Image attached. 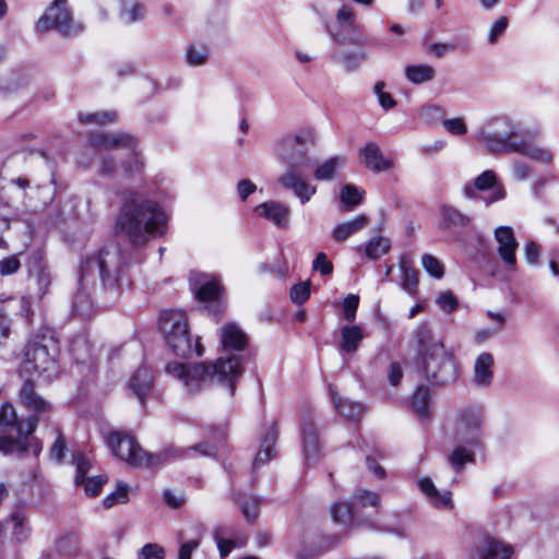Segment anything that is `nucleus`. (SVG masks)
I'll return each instance as SVG.
<instances>
[{
  "instance_id": "obj_1",
  "label": "nucleus",
  "mask_w": 559,
  "mask_h": 559,
  "mask_svg": "<svg viewBox=\"0 0 559 559\" xmlns=\"http://www.w3.org/2000/svg\"><path fill=\"white\" fill-rule=\"evenodd\" d=\"M476 139L492 154L518 153L544 165L554 160L549 150L526 139L525 133L520 131V124L508 116H496L486 120L479 127Z\"/></svg>"
},
{
  "instance_id": "obj_2",
  "label": "nucleus",
  "mask_w": 559,
  "mask_h": 559,
  "mask_svg": "<svg viewBox=\"0 0 559 559\" xmlns=\"http://www.w3.org/2000/svg\"><path fill=\"white\" fill-rule=\"evenodd\" d=\"M127 262L121 248L109 243L97 253L85 258L79 272L80 288L73 296L72 309L80 317H88L93 312V302L85 290V283L99 280L106 288L119 285Z\"/></svg>"
},
{
  "instance_id": "obj_3",
  "label": "nucleus",
  "mask_w": 559,
  "mask_h": 559,
  "mask_svg": "<svg viewBox=\"0 0 559 559\" xmlns=\"http://www.w3.org/2000/svg\"><path fill=\"white\" fill-rule=\"evenodd\" d=\"M167 217L159 205L138 192H128L116 219V231L134 246L146 243L163 233Z\"/></svg>"
},
{
  "instance_id": "obj_4",
  "label": "nucleus",
  "mask_w": 559,
  "mask_h": 559,
  "mask_svg": "<svg viewBox=\"0 0 559 559\" xmlns=\"http://www.w3.org/2000/svg\"><path fill=\"white\" fill-rule=\"evenodd\" d=\"M170 376L179 379L190 394L201 391L207 383L217 380L227 385L230 395L235 393V383L242 374V359L239 355L218 358L215 364L170 362L166 366Z\"/></svg>"
},
{
  "instance_id": "obj_5",
  "label": "nucleus",
  "mask_w": 559,
  "mask_h": 559,
  "mask_svg": "<svg viewBox=\"0 0 559 559\" xmlns=\"http://www.w3.org/2000/svg\"><path fill=\"white\" fill-rule=\"evenodd\" d=\"M418 369L432 384H448L457 379V366L452 350L445 348L427 326L417 330Z\"/></svg>"
},
{
  "instance_id": "obj_6",
  "label": "nucleus",
  "mask_w": 559,
  "mask_h": 559,
  "mask_svg": "<svg viewBox=\"0 0 559 559\" xmlns=\"http://www.w3.org/2000/svg\"><path fill=\"white\" fill-rule=\"evenodd\" d=\"M58 355L59 345L53 333L48 330L37 333L25 346L21 372L51 380L59 373Z\"/></svg>"
},
{
  "instance_id": "obj_7",
  "label": "nucleus",
  "mask_w": 559,
  "mask_h": 559,
  "mask_svg": "<svg viewBox=\"0 0 559 559\" xmlns=\"http://www.w3.org/2000/svg\"><path fill=\"white\" fill-rule=\"evenodd\" d=\"M159 329L165 336L167 345L178 356H197L204 354V347L197 340L192 345L187 316L181 310H164L159 316Z\"/></svg>"
},
{
  "instance_id": "obj_8",
  "label": "nucleus",
  "mask_w": 559,
  "mask_h": 559,
  "mask_svg": "<svg viewBox=\"0 0 559 559\" xmlns=\"http://www.w3.org/2000/svg\"><path fill=\"white\" fill-rule=\"evenodd\" d=\"M37 426V418L31 416L19 420L12 404L4 403L0 408V428L3 431L15 430L16 437L1 436L0 451L4 454L24 453L27 449V439Z\"/></svg>"
},
{
  "instance_id": "obj_9",
  "label": "nucleus",
  "mask_w": 559,
  "mask_h": 559,
  "mask_svg": "<svg viewBox=\"0 0 559 559\" xmlns=\"http://www.w3.org/2000/svg\"><path fill=\"white\" fill-rule=\"evenodd\" d=\"M317 143V133L312 128H302L288 133L276 142L278 158L289 167L302 168L309 165L308 150Z\"/></svg>"
},
{
  "instance_id": "obj_10",
  "label": "nucleus",
  "mask_w": 559,
  "mask_h": 559,
  "mask_svg": "<svg viewBox=\"0 0 559 559\" xmlns=\"http://www.w3.org/2000/svg\"><path fill=\"white\" fill-rule=\"evenodd\" d=\"M90 141L93 146L99 148L127 150V159L121 165L126 177L131 178L142 171L143 164L134 152L135 141L130 135L96 132L91 134Z\"/></svg>"
},
{
  "instance_id": "obj_11",
  "label": "nucleus",
  "mask_w": 559,
  "mask_h": 559,
  "mask_svg": "<svg viewBox=\"0 0 559 559\" xmlns=\"http://www.w3.org/2000/svg\"><path fill=\"white\" fill-rule=\"evenodd\" d=\"M35 28L38 33L56 29L63 36H73L81 34L84 26L82 23L72 20L67 8V0H55L37 21Z\"/></svg>"
},
{
  "instance_id": "obj_12",
  "label": "nucleus",
  "mask_w": 559,
  "mask_h": 559,
  "mask_svg": "<svg viewBox=\"0 0 559 559\" xmlns=\"http://www.w3.org/2000/svg\"><path fill=\"white\" fill-rule=\"evenodd\" d=\"M336 28L330 31L333 40L340 45L362 46L367 36L356 22L355 11L349 5H342L336 12Z\"/></svg>"
},
{
  "instance_id": "obj_13",
  "label": "nucleus",
  "mask_w": 559,
  "mask_h": 559,
  "mask_svg": "<svg viewBox=\"0 0 559 559\" xmlns=\"http://www.w3.org/2000/svg\"><path fill=\"white\" fill-rule=\"evenodd\" d=\"M107 443L112 453L131 466H147L148 452L144 451L136 440L120 431L111 432Z\"/></svg>"
},
{
  "instance_id": "obj_14",
  "label": "nucleus",
  "mask_w": 559,
  "mask_h": 559,
  "mask_svg": "<svg viewBox=\"0 0 559 559\" xmlns=\"http://www.w3.org/2000/svg\"><path fill=\"white\" fill-rule=\"evenodd\" d=\"M488 190H490V194L481 198L486 206L506 198V189L498 182L497 175L493 170H485L478 175L473 182L465 183L463 187V195L468 200H476L480 198L478 191Z\"/></svg>"
},
{
  "instance_id": "obj_15",
  "label": "nucleus",
  "mask_w": 559,
  "mask_h": 559,
  "mask_svg": "<svg viewBox=\"0 0 559 559\" xmlns=\"http://www.w3.org/2000/svg\"><path fill=\"white\" fill-rule=\"evenodd\" d=\"M480 426L481 415L479 412L471 409L463 412L456 421L455 439L469 445L477 444Z\"/></svg>"
},
{
  "instance_id": "obj_16",
  "label": "nucleus",
  "mask_w": 559,
  "mask_h": 559,
  "mask_svg": "<svg viewBox=\"0 0 559 559\" xmlns=\"http://www.w3.org/2000/svg\"><path fill=\"white\" fill-rule=\"evenodd\" d=\"M495 239L498 242L497 251L503 264L508 270H514L519 242L515 239L512 227L499 226L496 228Z\"/></svg>"
},
{
  "instance_id": "obj_17",
  "label": "nucleus",
  "mask_w": 559,
  "mask_h": 559,
  "mask_svg": "<svg viewBox=\"0 0 559 559\" xmlns=\"http://www.w3.org/2000/svg\"><path fill=\"white\" fill-rule=\"evenodd\" d=\"M278 183L292 190L302 204L307 203L317 192L316 186L307 182L301 176V168H287V171L278 178Z\"/></svg>"
},
{
  "instance_id": "obj_18",
  "label": "nucleus",
  "mask_w": 559,
  "mask_h": 559,
  "mask_svg": "<svg viewBox=\"0 0 559 559\" xmlns=\"http://www.w3.org/2000/svg\"><path fill=\"white\" fill-rule=\"evenodd\" d=\"M513 548L491 536L479 539L471 554V559H510Z\"/></svg>"
},
{
  "instance_id": "obj_19",
  "label": "nucleus",
  "mask_w": 559,
  "mask_h": 559,
  "mask_svg": "<svg viewBox=\"0 0 559 559\" xmlns=\"http://www.w3.org/2000/svg\"><path fill=\"white\" fill-rule=\"evenodd\" d=\"M358 155L364 166L373 173L386 171L393 167L392 160L383 155L374 142L367 143L359 150Z\"/></svg>"
},
{
  "instance_id": "obj_20",
  "label": "nucleus",
  "mask_w": 559,
  "mask_h": 559,
  "mask_svg": "<svg viewBox=\"0 0 559 559\" xmlns=\"http://www.w3.org/2000/svg\"><path fill=\"white\" fill-rule=\"evenodd\" d=\"M219 340L224 350H243L248 345L247 334L234 323H225L219 331Z\"/></svg>"
},
{
  "instance_id": "obj_21",
  "label": "nucleus",
  "mask_w": 559,
  "mask_h": 559,
  "mask_svg": "<svg viewBox=\"0 0 559 559\" xmlns=\"http://www.w3.org/2000/svg\"><path fill=\"white\" fill-rule=\"evenodd\" d=\"M130 392L138 399L141 405L145 404L146 396L153 388V372L146 367L139 368L129 381Z\"/></svg>"
},
{
  "instance_id": "obj_22",
  "label": "nucleus",
  "mask_w": 559,
  "mask_h": 559,
  "mask_svg": "<svg viewBox=\"0 0 559 559\" xmlns=\"http://www.w3.org/2000/svg\"><path fill=\"white\" fill-rule=\"evenodd\" d=\"M493 356L490 353H481L474 362L473 383L479 388H488L493 378Z\"/></svg>"
},
{
  "instance_id": "obj_23",
  "label": "nucleus",
  "mask_w": 559,
  "mask_h": 559,
  "mask_svg": "<svg viewBox=\"0 0 559 559\" xmlns=\"http://www.w3.org/2000/svg\"><path fill=\"white\" fill-rule=\"evenodd\" d=\"M23 301L24 299L10 297L0 305V356L7 350L11 335L12 320L10 313L14 310L16 305Z\"/></svg>"
},
{
  "instance_id": "obj_24",
  "label": "nucleus",
  "mask_w": 559,
  "mask_h": 559,
  "mask_svg": "<svg viewBox=\"0 0 559 559\" xmlns=\"http://www.w3.org/2000/svg\"><path fill=\"white\" fill-rule=\"evenodd\" d=\"M329 393L335 409L348 420H359L364 416L365 406L361 403L338 396L336 388L332 384L329 385Z\"/></svg>"
},
{
  "instance_id": "obj_25",
  "label": "nucleus",
  "mask_w": 559,
  "mask_h": 559,
  "mask_svg": "<svg viewBox=\"0 0 559 559\" xmlns=\"http://www.w3.org/2000/svg\"><path fill=\"white\" fill-rule=\"evenodd\" d=\"M302 452L307 464L316 463L320 456V442L317 430L310 423H305L301 427Z\"/></svg>"
},
{
  "instance_id": "obj_26",
  "label": "nucleus",
  "mask_w": 559,
  "mask_h": 559,
  "mask_svg": "<svg viewBox=\"0 0 559 559\" xmlns=\"http://www.w3.org/2000/svg\"><path fill=\"white\" fill-rule=\"evenodd\" d=\"M369 221L366 214H360L350 221L340 223L333 228L332 238L337 242H344L349 237L367 227Z\"/></svg>"
},
{
  "instance_id": "obj_27",
  "label": "nucleus",
  "mask_w": 559,
  "mask_h": 559,
  "mask_svg": "<svg viewBox=\"0 0 559 559\" xmlns=\"http://www.w3.org/2000/svg\"><path fill=\"white\" fill-rule=\"evenodd\" d=\"M418 486L429 502L439 509H452L453 502L451 499V492L444 491L440 492L432 480L428 477L421 478L418 481Z\"/></svg>"
},
{
  "instance_id": "obj_28",
  "label": "nucleus",
  "mask_w": 559,
  "mask_h": 559,
  "mask_svg": "<svg viewBox=\"0 0 559 559\" xmlns=\"http://www.w3.org/2000/svg\"><path fill=\"white\" fill-rule=\"evenodd\" d=\"M255 212L276 226H286L289 217V207L278 202H264L255 207Z\"/></svg>"
},
{
  "instance_id": "obj_29",
  "label": "nucleus",
  "mask_w": 559,
  "mask_h": 559,
  "mask_svg": "<svg viewBox=\"0 0 559 559\" xmlns=\"http://www.w3.org/2000/svg\"><path fill=\"white\" fill-rule=\"evenodd\" d=\"M20 401L25 407L38 414L50 409V404L36 393L34 383L29 380L25 381L20 390Z\"/></svg>"
},
{
  "instance_id": "obj_30",
  "label": "nucleus",
  "mask_w": 559,
  "mask_h": 559,
  "mask_svg": "<svg viewBox=\"0 0 559 559\" xmlns=\"http://www.w3.org/2000/svg\"><path fill=\"white\" fill-rule=\"evenodd\" d=\"M28 270L31 278L35 281L38 287V296L43 297L51 284V274L48 266L39 258H34L29 262Z\"/></svg>"
},
{
  "instance_id": "obj_31",
  "label": "nucleus",
  "mask_w": 559,
  "mask_h": 559,
  "mask_svg": "<svg viewBox=\"0 0 559 559\" xmlns=\"http://www.w3.org/2000/svg\"><path fill=\"white\" fill-rule=\"evenodd\" d=\"M277 436H278V430H277L276 424L274 423L271 426L270 430L263 437L261 448L253 461L254 468H258L261 465L266 464L274 457V455H275L274 445L276 443Z\"/></svg>"
},
{
  "instance_id": "obj_32",
  "label": "nucleus",
  "mask_w": 559,
  "mask_h": 559,
  "mask_svg": "<svg viewBox=\"0 0 559 559\" xmlns=\"http://www.w3.org/2000/svg\"><path fill=\"white\" fill-rule=\"evenodd\" d=\"M11 523V539L15 543H23L28 539L31 527L28 525L27 516L21 509L11 513L8 520Z\"/></svg>"
},
{
  "instance_id": "obj_33",
  "label": "nucleus",
  "mask_w": 559,
  "mask_h": 559,
  "mask_svg": "<svg viewBox=\"0 0 559 559\" xmlns=\"http://www.w3.org/2000/svg\"><path fill=\"white\" fill-rule=\"evenodd\" d=\"M332 61L341 64L346 72H354L359 67L367 61L368 53L364 50L359 51H342V52H335L331 57Z\"/></svg>"
},
{
  "instance_id": "obj_34",
  "label": "nucleus",
  "mask_w": 559,
  "mask_h": 559,
  "mask_svg": "<svg viewBox=\"0 0 559 559\" xmlns=\"http://www.w3.org/2000/svg\"><path fill=\"white\" fill-rule=\"evenodd\" d=\"M440 227L443 229L451 227H465L471 223V218L467 215L447 204L440 206Z\"/></svg>"
},
{
  "instance_id": "obj_35",
  "label": "nucleus",
  "mask_w": 559,
  "mask_h": 559,
  "mask_svg": "<svg viewBox=\"0 0 559 559\" xmlns=\"http://www.w3.org/2000/svg\"><path fill=\"white\" fill-rule=\"evenodd\" d=\"M341 350L354 353L358 349L364 338V332L359 325H345L341 330Z\"/></svg>"
},
{
  "instance_id": "obj_36",
  "label": "nucleus",
  "mask_w": 559,
  "mask_h": 559,
  "mask_svg": "<svg viewBox=\"0 0 559 559\" xmlns=\"http://www.w3.org/2000/svg\"><path fill=\"white\" fill-rule=\"evenodd\" d=\"M400 270H401V287L407 294L414 296L418 289V271L415 270L406 257H402L400 260Z\"/></svg>"
},
{
  "instance_id": "obj_37",
  "label": "nucleus",
  "mask_w": 559,
  "mask_h": 559,
  "mask_svg": "<svg viewBox=\"0 0 559 559\" xmlns=\"http://www.w3.org/2000/svg\"><path fill=\"white\" fill-rule=\"evenodd\" d=\"M405 76L413 84H423L432 81L436 76V70L432 66L426 63L409 64L405 68Z\"/></svg>"
},
{
  "instance_id": "obj_38",
  "label": "nucleus",
  "mask_w": 559,
  "mask_h": 559,
  "mask_svg": "<svg viewBox=\"0 0 559 559\" xmlns=\"http://www.w3.org/2000/svg\"><path fill=\"white\" fill-rule=\"evenodd\" d=\"M365 191L360 190L354 185H345L340 192V201L342 204V211L349 212L357 207L362 199Z\"/></svg>"
},
{
  "instance_id": "obj_39",
  "label": "nucleus",
  "mask_w": 559,
  "mask_h": 559,
  "mask_svg": "<svg viewBox=\"0 0 559 559\" xmlns=\"http://www.w3.org/2000/svg\"><path fill=\"white\" fill-rule=\"evenodd\" d=\"M345 157L333 156L320 164L313 171V177L317 180H332L337 169L345 164Z\"/></svg>"
},
{
  "instance_id": "obj_40",
  "label": "nucleus",
  "mask_w": 559,
  "mask_h": 559,
  "mask_svg": "<svg viewBox=\"0 0 559 559\" xmlns=\"http://www.w3.org/2000/svg\"><path fill=\"white\" fill-rule=\"evenodd\" d=\"M186 453V450H182L174 444H169L165 447L162 451L158 453L152 454L148 453V459L151 462H147L148 467L157 466L162 463H165L173 459H178L183 456Z\"/></svg>"
},
{
  "instance_id": "obj_41",
  "label": "nucleus",
  "mask_w": 559,
  "mask_h": 559,
  "mask_svg": "<svg viewBox=\"0 0 559 559\" xmlns=\"http://www.w3.org/2000/svg\"><path fill=\"white\" fill-rule=\"evenodd\" d=\"M429 390L425 386H418L411 399L412 409L420 417L429 416Z\"/></svg>"
},
{
  "instance_id": "obj_42",
  "label": "nucleus",
  "mask_w": 559,
  "mask_h": 559,
  "mask_svg": "<svg viewBox=\"0 0 559 559\" xmlns=\"http://www.w3.org/2000/svg\"><path fill=\"white\" fill-rule=\"evenodd\" d=\"M472 462H474V452L464 445L455 447L449 456V463L455 472H461L466 463Z\"/></svg>"
},
{
  "instance_id": "obj_43",
  "label": "nucleus",
  "mask_w": 559,
  "mask_h": 559,
  "mask_svg": "<svg viewBox=\"0 0 559 559\" xmlns=\"http://www.w3.org/2000/svg\"><path fill=\"white\" fill-rule=\"evenodd\" d=\"M391 242L383 237H376L369 240L365 247L366 255L371 260H377L388 253Z\"/></svg>"
},
{
  "instance_id": "obj_44",
  "label": "nucleus",
  "mask_w": 559,
  "mask_h": 559,
  "mask_svg": "<svg viewBox=\"0 0 559 559\" xmlns=\"http://www.w3.org/2000/svg\"><path fill=\"white\" fill-rule=\"evenodd\" d=\"M356 510L357 508L353 500L350 503H335L331 510V513L335 522L346 523L348 520H352L355 516Z\"/></svg>"
},
{
  "instance_id": "obj_45",
  "label": "nucleus",
  "mask_w": 559,
  "mask_h": 559,
  "mask_svg": "<svg viewBox=\"0 0 559 559\" xmlns=\"http://www.w3.org/2000/svg\"><path fill=\"white\" fill-rule=\"evenodd\" d=\"M80 538L75 534H69L56 542V548L59 554L73 556L79 551Z\"/></svg>"
},
{
  "instance_id": "obj_46",
  "label": "nucleus",
  "mask_w": 559,
  "mask_h": 559,
  "mask_svg": "<svg viewBox=\"0 0 559 559\" xmlns=\"http://www.w3.org/2000/svg\"><path fill=\"white\" fill-rule=\"evenodd\" d=\"M354 504L356 508L373 507L377 508L380 504V497L374 491L359 489L353 496Z\"/></svg>"
},
{
  "instance_id": "obj_47",
  "label": "nucleus",
  "mask_w": 559,
  "mask_h": 559,
  "mask_svg": "<svg viewBox=\"0 0 559 559\" xmlns=\"http://www.w3.org/2000/svg\"><path fill=\"white\" fill-rule=\"evenodd\" d=\"M117 120V114L115 111H100L92 114H80V121L82 123H96L107 124Z\"/></svg>"
},
{
  "instance_id": "obj_48",
  "label": "nucleus",
  "mask_w": 559,
  "mask_h": 559,
  "mask_svg": "<svg viewBox=\"0 0 559 559\" xmlns=\"http://www.w3.org/2000/svg\"><path fill=\"white\" fill-rule=\"evenodd\" d=\"M129 500V488L124 483H119L111 493L107 495L103 500L106 508H111L116 503H126Z\"/></svg>"
},
{
  "instance_id": "obj_49",
  "label": "nucleus",
  "mask_w": 559,
  "mask_h": 559,
  "mask_svg": "<svg viewBox=\"0 0 559 559\" xmlns=\"http://www.w3.org/2000/svg\"><path fill=\"white\" fill-rule=\"evenodd\" d=\"M221 292L222 287L217 282L209 281L199 287L197 297L201 301H211L218 298Z\"/></svg>"
},
{
  "instance_id": "obj_50",
  "label": "nucleus",
  "mask_w": 559,
  "mask_h": 559,
  "mask_svg": "<svg viewBox=\"0 0 559 559\" xmlns=\"http://www.w3.org/2000/svg\"><path fill=\"white\" fill-rule=\"evenodd\" d=\"M209 49L205 46L190 45L187 49V62L192 67L204 64L209 59Z\"/></svg>"
},
{
  "instance_id": "obj_51",
  "label": "nucleus",
  "mask_w": 559,
  "mask_h": 559,
  "mask_svg": "<svg viewBox=\"0 0 559 559\" xmlns=\"http://www.w3.org/2000/svg\"><path fill=\"white\" fill-rule=\"evenodd\" d=\"M421 264L425 271L435 278H441L444 274L443 264L431 254H424L421 257Z\"/></svg>"
},
{
  "instance_id": "obj_52",
  "label": "nucleus",
  "mask_w": 559,
  "mask_h": 559,
  "mask_svg": "<svg viewBox=\"0 0 559 559\" xmlns=\"http://www.w3.org/2000/svg\"><path fill=\"white\" fill-rule=\"evenodd\" d=\"M124 23L131 24L144 16V7L140 3L126 4L121 11Z\"/></svg>"
},
{
  "instance_id": "obj_53",
  "label": "nucleus",
  "mask_w": 559,
  "mask_h": 559,
  "mask_svg": "<svg viewBox=\"0 0 559 559\" xmlns=\"http://www.w3.org/2000/svg\"><path fill=\"white\" fill-rule=\"evenodd\" d=\"M290 299L294 304L302 305L310 296V282L306 281L290 288Z\"/></svg>"
},
{
  "instance_id": "obj_54",
  "label": "nucleus",
  "mask_w": 559,
  "mask_h": 559,
  "mask_svg": "<svg viewBox=\"0 0 559 559\" xmlns=\"http://www.w3.org/2000/svg\"><path fill=\"white\" fill-rule=\"evenodd\" d=\"M73 464L76 466L75 483L80 484L85 480V475L91 468L90 460L81 452L73 455Z\"/></svg>"
},
{
  "instance_id": "obj_55",
  "label": "nucleus",
  "mask_w": 559,
  "mask_h": 559,
  "mask_svg": "<svg viewBox=\"0 0 559 559\" xmlns=\"http://www.w3.org/2000/svg\"><path fill=\"white\" fill-rule=\"evenodd\" d=\"M385 84L383 81H379L376 83L373 87V92L378 97L380 106L384 110H390L395 107L396 102L393 99L392 95L388 92H384Z\"/></svg>"
},
{
  "instance_id": "obj_56",
  "label": "nucleus",
  "mask_w": 559,
  "mask_h": 559,
  "mask_svg": "<svg viewBox=\"0 0 559 559\" xmlns=\"http://www.w3.org/2000/svg\"><path fill=\"white\" fill-rule=\"evenodd\" d=\"M139 559H164L165 550L158 544L147 543L138 551Z\"/></svg>"
},
{
  "instance_id": "obj_57",
  "label": "nucleus",
  "mask_w": 559,
  "mask_h": 559,
  "mask_svg": "<svg viewBox=\"0 0 559 559\" xmlns=\"http://www.w3.org/2000/svg\"><path fill=\"white\" fill-rule=\"evenodd\" d=\"M359 305V297L354 294H349L343 300V312L344 319L348 322H353L356 319V311Z\"/></svg>"
},
{
  "instance_id": "obj_58",
  "label": "nucleus",
  "mask_w": 559,
  "mask_h": 559,
  "mask_svg": "<svg viewBox=\"0 0 559 559\" xmlns=\"http://www.w3.org/2000/svg\"><path fill=\"white\" fill-rule=\"evenodd\" d=\"M442 124L453 135H464L467 132V126L462 118L445 119Z\"/></svg>"
},
{
  "instance_id": "obj_59",
  "label": "nucleus",
  "mask_w": 559,
  "mask_h": 559,
  "mask_svg": "<svg viewBox=\"0 0 559 559\" xmlns=\"http://www.w3.org/2000/svg\"><path fill=\"white\" fill-rule=\"evenodd\" d=\"M106 481L107 477L103 475L87 478L84 486L85 492L91 497L97 496Z\"/></svg>"
},
{
  "instance_id": "obj_60",
  "label": "nucleus",
  "mask_w": 559,
  "mask_h": 559,
  "mask_svg": "<svg viewBox=\"0 0 559 559\" xmlns=\"http://www.w3.org/2000/svg\"><path fill=\"white\" fill-rule=\"evenodd\" d=\"M438 306L447 312H452L457 307V300L451 292H442L437 298Z\"/></svg>"
},
{
  "instance_id": "obj_61",
  "label": "nucleus",
  "mask_w": 559,
  "mask_h": 559,
  "mask_svg": "<svg viewBox=\"0 0 559 559\" xmlns=\"http://www.w3.org/2000/svg\"><path fill=\"white\" fill-rule=\"evenodd\" d=\"M241 511L248 522H253L259 513V501L254 498L242 501Z\"/></svg>"
},
{
  "instance_id": "obj_62",
  "label": "nucleus",
  "mask_w": 559,
  "mask_h": 559,
  "mask_svg": "<svg viewBox=\"0 0 559 559\" xmlns=\"http://www.w3.org/2000/svg\"><path fill=\"white\" fill-rule=\"evenodd\" d=\"M508 27V19L506 16L499 17L491 26L488 35L490 44H495L499 36H501Z\"/></svg>"
},
{
  "instance_id": "obj_63",
  "label": "nucleus",
  "mask_w": 559,
  "mask_h": 559,
  "mask_svg": "<svg viewBox=\"0 0 559 559\" xmlns=\"http://www.w3.org/2000/svg\"><path fill=\"white\" fill-rule=\"evenodd\" d=\"M312 266L318 270L322 275H330L333 271V264L328 260L326 254L320 252L313 260Z\"/></svg>"
},
{
  "instance_id": "obj_64",
  "label": "nucleus",
  "mask_w": 559,
  "mask_h": 559,
  "mask_svg": "<svg viewBox=\"0 0 559 559\" xmlns=\"http://www.w3.org/2000/svg\"><path fill=\"white\" fill-rule=\"evenodd\" d=\"M524 253L526 261L532 264L536 265L539 262V255H540V247L535 243L534 241H527L524 245Z\"/></svg>"
}]
</instances>
